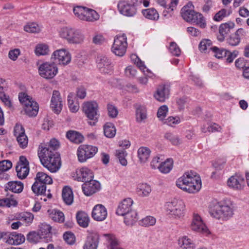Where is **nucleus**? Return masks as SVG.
<instances>
[{"label":"nucleus","mask_w":249,"mask_h":249,"mask_svg":"<svg viewBox=\"0 0 249 249\" xmlns=\"http://www.w3.org/2000/svg\"><path fill=\"white\" fill-rule=\"evenodd\" d=\"M177 186L189 193L198 192L201 187V181L199 176L194 175L192 172H186L176 182Z\"/></svg>","instance_id":"obj_1"},{"label":"nucleus","mask_w":249,"mask_h":249,"mask_svg":"<svg viewBox=\"0 0 249 249\" xmlns=\"http://www.w3.org/2000/svg\"><path fill=\"white\" fill-rule=\"evenodd\" d=\"M192 2H188L181 9V16L187 22L195 23L202 28L206 26L205 19L202 14L195 12Z\"/></svg>","instance_id":"obj_2"},{"label":"nucleus","mask_w":249,"mask_h":249,"mask_svg":"<svg viewBox=\"0 0 249 249\" xmlns=\"http://www.w3.org/2000/svg\"><path fill=\"white\" fill-rule=\"evenodd\" d=\"M210 213L215 218L226 220L232 216L233 210L231 205L215 202L211 205Z\"/></svg>","instance_id":"obj_3"},{"label":"nucleus","mask_w":249,"mask_h":249,"mask_svg":"<svg viewBox=\"0 0 249 249\" xmlns=\"http://www.w3.org/2000/svg\"><path fill=\"white\" fill-rule=\"evenodd\" d=\"M59 146V142L55 139H51L47 143H41L38 151V157L41 162L45 160L46 159H49L53 155L57 154L56 150Z\"/></svg>","instance_id":"obj_4"},{"label":"nucleus","mask_w":249,"mask_h":249,"mask_svg":"<svg viewBox=\"0 0 249 249\" xmlns=\"http://www.w3.org/2000/svg\"><path fill=\"white\" fill-rule=\"evenodd\" d=\"M73 13L79 19L83 21L94 22L99 18V14L94 10L85 7H74Z\"/></svg>","instance_id":"obj_5"},{"label":"nucleus","mask_w":249,"mask_h":249,"mask_svg":"<svg viewBox=\"0 0 249 249\" xmlns=\"http://www.w3.org/2000/svg\"><path fill=\"white\" fill-rule=\"evenodd\" d=\"M185 204L182 200L174 199L166 204L167 214L174 218H180L184 215Z\"/></svg>","instance_id":"obj_6"},{"label":"nucleus","mask_w":249,"mask_h":249,"mask_svg":"<svg viewBox=\"0 0 249 249\" xmlns=\"http://www.w3.org/2000/svg\"><path fill=\"white\" fill-rule=\"evenodd\" d=\"M60 35L70 43L81 44L85 39L84 35L81 31L72 28H64L62 29Z\"/></svg>","instance_id":"obj_7"},{"label":"nucleus","mask_w":249,"mask_h":249,"mask_svg":"<svg viewBox=\"0 0 249 249\" xmlns=\"http://www.w3.org/2000/svg\"><path fill=\"white\" fill-rule=\"evenodd\" d=\"M98 106L94 101L87 102L83 104V110L87 118L90 120L89 124L94 125L98 121L99 114L98 113Z\"/></svg>","instance_id":"obj_8"},{"label":"nucleus","mask_w":249,"mask_h":249,"mask_svg":"<svg viewBox=\"0 0 249 249\" xmlns=\"http://www.w3.org/2000/svg\"><path fill=\"white\" fill-rule=\"evenodd\" d=\"M127 47V37L125 34L116 36L112 47V51L119 56H123L125 53Z\"/></svg>","instance_id":"obj_9"},{"label":"nucleus","mask_w":249,"mask_h":249,"mask_svg":"<svg viewBox=\"0 0 249 249\" xmlns=\"http://www.w3.org/2000/svg\"><path fill=\"white\" fill-rule=\"evenodd\" d=\"M58 72V68L54 62H45L38 67L39 75L46 79L53 78Z\"/></svg>","instance_id":"obj_10"},{"label":"nucleus","mask_w":249,"mask_h":249,"mask_svg":"<svg viewBox=\"0 0 249 249\" xmlns=\"http://www.w3.org/2000/svg\"><path fill=\"white\" fill-rule=\"evenodd\" d=\"M98 151L97 147L87 144L81 145L77 151L78 160L81 162H85L88 159L93 157Z\"/></svg>","instance_id":"obj_11"},{"label":"nucleus","mask_w":249,"mask_h":249,"mask_svg":"<svg viewBox=\"0 0 249 249\" xmlns=\"http://www.w3.org/2000/svg\"><path fill=\"white\" fill-rule=\"evenodd\" d=\"M117 7L119 12L125 16L133 17L136 13L134 2L128 0H121L119 1Z\"/></svg>","instance_id":"obj_12"},{"label":"nucleus","mask_w":249,"mask_h":249,"mask_svg":"<svg viewBox=\"0 0 249 249\" xmlns=\"http://www.w3.org/2000/svg\"><path fill=\"white\" fill-rule=\"evenodd\" d=\"M43 165L51 172H55L58 170L61 166V161L59 155L57 153L52 156L49 159L41 162Z\"/></svg>","instance_id":"obj_13"},{"label":"nucleus","mask_w":249,"mask_h":249,"mask_svg":"<svg viewBox=\"0 0 249 249\" xmlns=\"http://www.w3.org/2000/svg\"><path fill=\"white\" fill-rule=\"evenodd\" d=\"M51 59H53L59 64L65 65L70 62L71 57L70 54L66 50L60 49L53 52Z\"/></svg>","instance_id":"obj_14"},{"label":"nucleus","mask_w":249,"mask_h":249,"mask_svg":"<svg viewBox=\"0 0 249 249\" xmlns=\"http://www.w3.org/2000/svg\"><path fill=\"white\" fill-rule=\"evenodd\" d=\"M192 230L202 233L206 235L210 234V231L203 223L200 216L197 214H194L191 225Z\"/></svg>","instance_id":"obj_15"},{"label":"nucleus","mask_w":249,"mask_h":249,"mask_svg":"<svg viewBox=\"0 0 249 249\" xmlns=\"http://www.w3.org/2000/svg\"><path fill=\"white\" fill-rule=\"evenodd\" d=\"M17 176L19 178H25L29 174V162L24 156H21L19 161L16 167Z\"/></svg>","instance_id":"obj_16"},{"label":"nucleus","mask_w":249,"mask_h":249,"mask_svg":"<svg viewBox=\"0 0 249 249\" xmlns=\"http://www.w3.org/2000/svg\"><path fill=\"white\" fill-rule=\"evenodd\" d=\"M228 186L234 190H241L245 186L244 177L238 174H235L227 180Z\"/></svg>","instance_id":"obj_17"},{"label":"nucleus","mask_w":249,"mask_h":249,"mask_svg":"<svg viewBox=\"0 0 249 249\" xmlns=\"http://www.w3.org/2000/svg\"><path fill=\"white\" fill-rule=\"evenodd\" d=\"M82 188L84 194L89 196L99 190L100 184L98 181L92 179L84 182Z\"/></svg>","instance_id":"obj_18"},{"label":"nucleus","mask_w":249,"mask_h":249,"mask_svg":"<svg viewBox=\"0 0 249 249\" xmlns=\"http://www.w3.org/2000/svg\"><path fill=\"white\" fill-rule=\"evenodd\" d=\"M3 238L10 245H18L23 243L25 238L23 235L17 232H3Z\"/></svg>","instance_id":"obj_19"},{"label":"nucleus","mask_w":249,"mask_h":249,"mask_svg":"<svg viewBox=\"0 0 249 249\" xmlns=\"http://www.w3.org/2000/svg\"><path fill=\"white\" fill-rule=\"evenodd\" d=\"M32 190L37 196H43V198H41V199L44 201H47V198L50 199L52 197V195L49 189L48 190V194L46 195V186L40 184V183L35 181L32 186Z\"/></svg>","instance_id":"obj_20"},{"label":"nucleus","mask_w":249,"mask_h":249,"mask_svg":"<svg viewBox=\"0 0 249 249\" xmlns=\"http://www.w3.org/2000/svg\"><path fill=\"white\" fill-rule=\"evenodd\" d=\"M62 100L58 91L54 90L51 99V108L56 114H58L62 109Z\"/></svg>","instance_id":"obj_21"},{"label":"nucleus","mask_w":249,"mask_h":249,"mask_svg":"<svg viewBox=\"0 0 249 249\" xmlns=\"http://www.w3.org/2000/svg\"><path fill=\"white\" fill-rule=\"evenodd\" d=\"M133 201L131 198L124 199L119 204L116 210V214L118 215H124L127 213L132 210V206Z\"/></svg>","instance_id":"obj_22"},{"label":"nucleus","mask_w":249,"mask_h":249,"mask_svg":"<svg viewBox=\"0 0 249 249\" xmlns=\"http://www.w3.org/2000/svg\"><path fill=\"white\" fill-rule=\"evenodd\" d=\"M170 90L168 87L165 85H159L154 94V97L156 100L164 102L169 97Z\"/></svg>","instance_id":"obj_23"},{"label":"nucleus","mask_w":249,"mask_h":249,"mask_svg":"<svg viewBox=\"0 0 249 249\" xmlns=\"http://www.w3.org/2000/svg\"><path fill=\"white\" fill-rule=\"evenodd\" d=\"M107 214L106 208L102 204L96 205L92 210V217L96 221H103L106 218Z\"/></svg>","instance_id":"obj_24"},{"label":"nucleus","mask_w":249,"mask_h":249,"mask_svg":"<svg viewBox=\"0 0 249 249\" xmlns=\"http://www.w3.org/2000/svg\"><path fill=\"white\" fill-rule=\"evenodd\" d=\"M97 61L99 68L101 71L105 73H109L112 70L113 65L111 61L106 56H100L98 57Z\"/></svg>","instance_id":"obj_25"},{"label":"nucleus","mask_w":249,"mask_h":249,"mask_svg":"<svg viewBox=\"0 0 249 249\" xmlns=\"http://www.w3.org/2000/svg\"><path fill=\"white\" fill-rule=\"evenodd\" d=\"M245 31L242 28L238 29L228 38L227 43L232 46H237L240 43L241 38L245 36Z\"/></svg>","instance_id":"obj_26"},{"label":"nucleus","mask_w":249,"mask_h":249,"mask_svg":"<svg viewBox=\"0 0 249 249\" xmlns=\"http://www.w3.org/2000/svg\"><path fill=\"white\" fill-rule=\"evenodd\" d=\"M23 189V184L18 181H9L5 185V191H10L15 193H21Z\"/></svg>","instance_id":"obj_27"},{"label":"nucleus","mask_w":249,"mask_h":249,"mask_svg":"<svg viewBox=\"0 0 249 249\" xmlns=\"http://www.w3.org/2000/svg\"><path fill=\"white\" fill-rule=\"evenodd\" d=\"M99 240V235L96 233L90 234L87 238L84 249H96Z\"/></svg>","instance_id":"obj_28"},{"label":"nucleus","mask_w":249,"mask_h":249,"mask_svg":"<svg viewBox=\"0 0 249 249\" xmlns=\"http://www.w3.org/2000/svg\"><path fill=\"white\" fill-rule=\"evenodd\" d=\"M234 24L232 22L221 24L219 28V35L217 36L218 40L220 41H223L225 36L230 32V30L234 27Z\"/></svg>","instance_id":"obj_29"},{"label":"nucleus","mask_w":249,"mask_h":249,"mask_svg":"<svg viewBox=\"0 0 249 249\" xmlns=\"http://www.w3.org/2000/svg\"><path fill=\"white\" fill-rule=\"evenodd\" d=\"M62 196L65 204L71 205L73 201V195L71 189L68 186H65L62 190Z\"/></svg>","instance_id":"obj_30"},{"label":"nucleus","mask_w":249,"mask_h":249,"mask_svg":"<svg viewBox=\"0 0 249 249\" xmlns=\"http://www.w3.org/2000/svg\"><path fill=\"white\" fill-rule=\"evenodd\" d=\"M78 175L79 176L78 178L84 182L92 179L94 177L93 172L87 167L81 168Z\"/></svg>","instance_id":"obj_31"},{"label":"nucleus","mask_w":249,"mask_h":249,"mask_svg":"<svg viewBox=\"0 0 249 249\" xmlns=\"http://www.w3.org/2000/svg\"><path fill=\"white\" fill-rule=\"evenodd\" d=\"M25 113L29 116H35L37 114L38 106L37 103L34 101L23 106Z\"/></svg>","instance_id":"obj_32"},{"label":"nucleus","mask_w":249,"mask_h":249,"mask_svg":"<svg viewBox=\"0 0 249 249\" xmlns=\"http://www.w3.org/2000/svg\"><path fill=\"white\" fill-rule=\"evenodd\" d=\"M49 217L53 221L59 223H62L64 221L65 217L64 213L57 210H48L47 211Z\"/></svg>","instance_id":"obj_33"},{"label":"nucleus","mask_w":249,"mask_h":249,"mask_svg":"<svg viewBox=\"0 0 249 249\" xmlns=\"http://www.w3.org/2000/svg\"><path fill=\"white\" fill-rule=\"evenodd\" d=\"M124 218V222L129 226L133 225L138 220V214L136 211L132 210L130 212L125 214Z\"/></svg>","instance_id":"obj_34"},{"label":"nucleus","mask_w":249,"mask_h":249,"mask_svg":"<svg viewBox=\"0 0 249 249\" xmlns=\"http://www.w3.org/2000/svg\"><path fill=\"white\" fill-rule=\"evenodd\" d=\"M35 181L46 186L47 184H52L53 179L51 177L49 176L45 173L39 172L36 174Z\"/></svg>","instance_id":"obj_35"},{"label":"nucleus","mask_w":249,"mask_h":249,"mask_svg":"<svg viewBox=\"0 0 249 249\" xmlns=\"http://www.w3.org/2000/svg\"><path fill=\"white\" fill-rule=\"evenodd\" d=\"M151 151L146 147H141L138 150V157L141 163L146 162L149 158Z\"/></svg>","instance_id":"obj_36"},{"label":"nucleus","mask_w":249,"mask_h":249,"mask_svg":"<svg viewBox=\"0 0 249 249\" xmlns=\"http://www.w3.org/2000/svg\"><path fill=\"white\" fill-rule=\"evenodd\" d=\"M164 138L174 146H178L182 143V140L180 137L172 132H166Z\"/></svg>","instance_id":"obj_37"},{"label":"nucleus","mask_w":249,"mask_h":249,"mask_svg":"<svg viewBox=\"0 0 249 249\" xmlns=\"http://www.w3.org/2000/svg\"><path fill=\"white\" fill-rule=\"evenodd\" d=\"M76 219L78 224L83 228L89 225V219L88 214L84 212H78L76 214Z\"/></svg>","instance_id":"obj_38"},{"label":"nucleus","mask_w":249,"mask_h":249,"mask_svg":"<svg viewBox=\"0 0 249 249\" xmlns=\"http://www.w3.org/2000/svg\"><path fill=\"white\" fill-rule=\"evenodd\" d=\"M66 136L71 142L76 144L81 143L84 140L83 136L79 133L75 131H69L67 133Z\"/></svg>","instance_id":"obj_39"},{"label":"nucleus","mask_w":249,"mask_h":249,"mask_svg":"<svg viewBox=\"0 0 249 249\" xmlns=\"http://www.w3.org/2000/svg\"><path fill=\"white\" fill-rule=\"evenodd\" d=\"M180 247L182 249H195V245L191 239L187 236H183L178 240Z\"/></svg>","instance_id":"obj_40"},{"label":"nucleus","mask_w":249,"mask_h":249,"mask_svg":"<svg viewBox=\"0 0 249 249\" xmlns=\"http://www.w3.org/2000/svg\"><path fill=\"white\" fill-rule=\"evenodd\" d=\"M137 191L142 197L148 196L151 192V186L147 183H141L138 185Z\"/></svg>","instance_id":"obj_41"},{"label":"nucleus","mask_w":249,"mask_h":249,"mask_svg":"<svg viewBox=\"0 0 249 249\" xmlns=\"http://www.w3.org/2000/svg\"><path fill=\"white\" fill-rule=\"evenodd\" d=\"M213 48L212 41L208 39L201 40L199 45V50L204 53H208L210 51H213Z\"/></svg>","instance_id":"obj_42"},{"label":"nucleus","mask_w":249,"mask_h":249,"mask_svg":"<svg viewBox=\"0 0 249 249\" xmlns=\"http://www.w3.org/2000/svg\"><path fill=\"white\" fill-rule=\"evenodd\" d=\"M142 14L146 18L151 20H157L159 18V13L154 8L143 10Z\"/></svg>","instance_id":"obj_43"},{"label":"nucleus","mask_w":249,"mask_h":249,"mask_svg":"<svg viewBox=\"0 0 249 249\" xmlns=\"http://www.w3.org/2000/svg\"><path fill=\"white\" fill-rule=\"evenodd\" d=\"M173 161L171 159H167L165 161L161 162L159 166V169L162 173H168L173 167Z\"/></svg>","instance_id":"obj_44"},{"label":"nucleus","mask_w":249,"mask_h":249,"mask_svg":"<svg viewBox=\"0 0 249 249\" xmlns=\"http://www.w3.org/2000/svg\"><path fill=\"white\" fill-rule=\"evenodd\" d=\"M105 135L108 138H113L116 134V128L111 123H107L104 126Z\"/></svg>","instance_id":"obj_45"},{"label":"nucleus","mask_w":249,"mask_h":249,"mask_svg":"<svg viewBox=\"0 0 249 249\" xmlns=\"http://www.w3.org/2000/svg\"><path fill=\"white\" fill-rule=\"evenodd\" d=\"M14 136L17 138L22 137L24 140H25L26 135L25 133V130L23 126L18 124H17L14 127Z\"/></svg>","instance_id":"obj_46"},{"label":"nucleus","mask_w":249,"mask_h":249,"mask_svg":"<svg viewBox=\"0 0 249 249\" xmlns=\"http://www.w3.org/2000/svg\"><path fill=\"white\" fill-rule=\"evenodd\" d=\"M51 229L50 225L45 223L41 224L40 226V234L43 238L50 237Z\"/></svg>","instance_id":"obj_47"},{"label":"nucleus","mask_w":249,"mask_h":249,"mask_svg":"<svg viewBox=\"0 0 249 249\" xmlns=\"http://www.w3.org/2000/svg\"><path fill=\"white\" fill-rule=\"evenodd\" d=\"M127 153L124 149L117 150L116 151V156L119 159L120 163L123 166H126L127 161L125 159Z\"/></svg>","instance_id":"obj_48"},{"label":"nucleus","mask_w":249,"mask_h":249,"mask_svg":"<svg viewBox=\"0 0 249 249\" xmlns=\"http://www.w3.org/2000/svg\"><path fill=\"white\" fill-rule=\"evenodd\" d=\"M24 29L27 32L32 33H38L40 31L39 26L35 22L28 23L24 26Z\"/></svg>","instance_id":"obj_49"},{"label":"nucleus","mask_w":249,"mask_h":249,"mask_svg":"<svg viewBox=\"0 0 249 249\" xmlns=\"http://www.w3.org/2000/svg\"><path fill=\"white\" fill-rule=\"evenodd\" d=\"M43 238L40 234L36 233L35 231H32L29 232L27 236V240L33 243H36L39 241L40 239Z\"/></svg>","instance_id":"obj_50"},{"label":"nucleus","mask_w":249,"mask_h":249,"mask_svg":"<svg viewBox=\"0 0 249 249\" xmlns=\"http://www.w3.org/2000/svg\"><path fill=\"white\" fill-rule=\"evenodd\" d=\"M136 120L139 123L142 122L146 118V111L143 107H139L136 112Z\"/></svg>","instance_id":"obj_51"},{"label":"nucleus","mask_w":249,"mask_h":249,"mask_svg":"<svg viewBox=\"0 0 249 249\" xmlns=\"http://www.w3.org/2000/svg\"><path fill=\"white\" fill-rule=\"evenodd\" d=\"M73 97L72 93H70L68 96V105L70 110L72 112H77L79 109V105L76 103L74 104L73 101L72 99Z\"/></svg>","instance_id":"obj_52"},{"label":"nucleus","mask_w":249,"mask_h":249,"mask_svg":"<svg viewBox=\"0 0 249 249\" xmlns=\"http://www.w3.org/2000/svg\"><path fill=\"white\" fill-rule=\"evenodd\" d=\"M49 52L48 46L44 44H38L36 48L35 52L36 55H45L48 53Z\"/></svg>","instance_id":"obj_53"},{"label":"nucleus","mask_w":249,"mask_h":249,"mask_svg":"<svg viewBox=\"0 0 249 249\" xmlns=\"http://www.w3.org/2000/svg\"><path fill=\"white\" fill-rule=\"evenodd\" d=\"M17 201L13 198H4L0 199V206L10 207L15 206L17 205Z\"/></svg>","instance_id":"obj_54"},{"label":"nucleus","mask_w":249,"mask_h":249,"mask_svg":"<svg viewBox=\"0 0 249 249\" xmlns=\"http://www.w3.org/2000/svg\"><path fill=\"white\" fill-rule=\"evenodd\" d=\"M19 218L25 223L30 224L34 219V215L29 212L23 213L20 214Z\"/></svg>","instance_id":"obj_55"},{"label":"nucleus","mask_w":249,"mask_h":249,"mask_svg":"<svg viewBox=\"0 0 249 249\" xmlns=\"http://www.w3.org/2000/svg\"><path fill=\"white\" fill-rule=\"evenodd\" d=\"M214 55L217 58H222L226 57L228 51L223 48H218L217 47H214L213 51Z\"/></svg>","instance_id":"obj_56"},{"label":"nucleus","mask_w":249,"mask_h":249,"mask_svg":"<svg viewBox=\"0 0 249 249\" xmlns=\"http://www.w3.org/2000/svg\"><path fill=\"white\" fill-rule=\"evenodd\" d=\"M156 223V219L152 216H148L140 221V224L145 227L154 225Z\"/></svg>","instance_id":"obj_57"},{"label":"nucleus","mask_w":249,"mask_h":249,"mask_svg":"<svg viewBox=\"0 0 249 249\" xmlns=\"http://www.w3.org/2000/svg\"><path fill=\"white\" fill-rule=\"evenodd\" d=\"M163 124L170 126H174L176 124H179L180 122V119L178 117H174L170 116L166 119H164Z\"/></svg>","instance_id":"obj_58"},{"label":"nucleus","mask_w":249,"mask_h":249,"mask_svg":"<svg viewBox=\"0 0 249 249\" xmlns=\"http://www.w3.org/2000/svg\"><path fill=\"white\" fill-rule=\"evenodd\" d=\"M18 98L20 102L21 103L23 106H24L28 104H30L33 101L32 98L28 96L27 94L22 92L19 94Z\"/></svg>","instance_id":"obj_59"},{"label":"nucleus","mask_w":249,"mask_h":249,"mask_svg":"<svg viewBox=\"0 0 249 249\" xmlns=\"http://www.w3.org/2000/svg\"><path fill=\"white\" fill-rule=\"evenodd\" d=\"M168 108L167 106L163 105L158 109L157 117L161 121H163L165 117L166 116Z\"/></svg>","instance_id":"obj_60"},{"label":"nucleus","mask_w":249,"mask_h":249,"mask_svg":"<svg viewBox=\"0 0 249 249\" xmlns=\"http://www.w3.org/2000/svg\"><path fill=\"white\" fill-rule=\"evenodd\" d=\"M64 240L69 244L72 245L75 242V238L73 233L70 231L65 232L63 235Z\"/></svg>","instance_id":"obj_61"},{"label":"nucleus","mask_w":249,"mask_h":249,"mask_svg":"<svg viewBox=\"0 0 249 249\" xmlns=\"http://www.w3.org/2000/svg\"><path fill=\"white\" fill-rule=\"evenodd\" d=\"M12 166V163L10 160H4L0 161V173L4 172L9 170Z\"/></svg>","instance_id":"obj_62"},{"label":"nucleus","mask_w":249,"mask_h":249,"mask_svg":"<svg viewBox=\"0 0 249 249\" xmlns=\"http://www.w3.org/2000/svg\"><path fill=\"white\" fill-rule=\"evenodd\" d=\"M107 111L108 116L112 118H116L118 114L117 107L111 104L107 105Z\"/></svg>","instance_id":"obj_63"},{"label":"nucleus","mask_w":249,"mask_h":249,"mask_svg":"<svg viewBox=\"0 0 249 249\" xmlns=\"http://www.w3.org/2000/svg\"><path fill=\"white\" fill-rule=\"evenodd\" d=\"M170 53L174 55L178 56L180 54V50L175 42H171L169 47Z\"/></svg>","instance_id":"obj_64"}]
</instances>
